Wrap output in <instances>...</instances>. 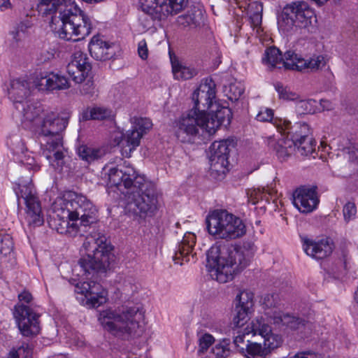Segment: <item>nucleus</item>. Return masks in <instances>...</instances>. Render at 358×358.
<instances>
[{
	"label": "nucleus",
	"instance_id": "nucleus-40",
	"mask_svg": "<svg viewBox=\"0 0 358 358\" xmlns=\"http://www.w3.org/2000/svg\"><path fill=\"white\" fill-rule=\"evenodd\" d=\"M246 350L250 355L247 358H266L269 355L268 350L264 347L262 348L260 343H251L249 341L246 345Z\"/></svg>",
	"mask_w": 358,
	"mask_h": 358
},
{
	"label": "nucleus",
	"instance_id": "nucleus-22",
	"mask_svg": "<svg viewBox=\"0 0 358 358\" xmlns=\"http://www.w3.org/2000/svg\"><path fill=\"white\" fill-rule=\"evenodd\" d=\"M176 22L178 25L183 29H199L204 23V10L201 6H193L186 13L179 15Z\"/></svg>",
	"mask_w": 358,
	"mask_h": 358
},
{
	"label": "nucleus",
	"instance_id": "nucleus-46",
	"mask_svg": "<svg viewBox=\"0 0 358 358\" xmlns=\"http://www.w3.org/2000/svg\"><path fill=\"white\" fill-rule=\"evenodd\" d=\"M278 97L285 101L301 102L306 104L303 98L294 91H278Z\"/></svg>",
	"mask_w": 358,
	"mask_h": 358
},
{
	"label": "nucleus",
	"instance_id": "nucleus-12",
	"mask_svg": "<svg viewBox=\"0 0 358 358\" xmlns=\"http://www.w3.org/2000/svg\"><path fill=\"white\" fill-rule=\"evenodd\" d=\"M20 302L29 303L33 296L30 292L24 290L18 295ZM14 316L18 328L24 336L37 335L40 331L39 315L35 313L29 306L18 303L15 306Z\"/></svg>",
	"mask_w": 358,
	"mask_h": 358
},
{
	"label": "nucleus",
	"instance_id": "nucleus-58",
	"mask_svg": "<svg viewBox=\"0 0 358 358\" xmlns=\"http://www.w3.org/2000/svg\"><path fill=\"white\" fill-rule=\"evenodd\" d=\"M320 105L323 108V109L327 110H330L333 108V104L329 100L322 99L320 101Z\"/></svg>",
	"mask_w": 358,
	"mask_h": 358
},
{
	"label": "nucleus",
	"instance_id": "nucleus-44",
	"mask_svg": "<svg viewBox=\"0 0 358 358\" xmlns=\"http://www.w3.org/2000/svg\"><path fill=\"white\" fill-rule=\"evenodd\" d=\"M29 22H20L15 29L11 32L13 39L18 43L21 41L25 36L27 29L30 27Z\"/></svg>",
	"mask_w": 358,
	"mask_h": 358
},
{
	"label": "nucleus",
	"instance_id": "nucleus-17",
	"mask_svg": "<svg viewBox=\"0 0 358 358\" xmlns=\"http://www.w3.org/2000/svg\"><path fill=\"white\" fill-rule=\"evenodd\" d=\"M75 292L84 295L87 299L86 303L92 308L99 307L106 301V291L94 281L78 282Z\"/></svg>",
	"mask_w": 358,
	"mask_h": 358
},
{
	"label": "nucleus",
	"instance_id": "nucleus-10",
	"mask_svg": "<svg viewBox=\"0 0 358 358\" xmlns=\"http://www.w3.org/2000/svg\"><path fill=\"white\" fill-rule=\"evenodd\" d=\"M10 86L12 90H67L73 87L65 76L53 73H36L29 77L13 79L10 80Z\"/></svg>",
	"mask_w": 358,
	"mask_h": 358
},
{
	"label": "nucleus",
	"instance_id": "nucleus-56",
	"mask_svg": "<svg viewBox=\"0 0 358 358\" xmlns=\"http://www.w3.org/2000/svg\"><path fill=\"white\" fill-rule=\"evenodd\" d=\"M230 90H244L245 86L241 82H238L235 80L234 82H231L228 86Z\"/></svg>",
	"mask_w": 358,
	"mask_h": 358
},
{
	"label": "nucleus",
	"instance_id": "nucleus-15",
	"mask_svg": "<svg viewBox=\"0 0 358 358\" xmlns=\"http://www.w3.org/2000/svg\"><path fill=\"white\" fill-rule=\"evenodd\" d=\"M16 194L18 200L20 201L22 199L26 204V218L28 222L36 226L41 225L43 222L41 207L38 199L35 195L32 185H19Z\"/></svg>",
	"mask_w": 358,
	"mask_h": 358
},
{
	"label": "nucleus",
	"instance_id": "nucleus-33",
	"mask_svg": "<svg viewBox=\"0 0 358 358\" xmlns=\"http://www.w3.org/2000/svg\"><path fill=\"white\" fill-rule=\"evenodd\" d=\"M77 153L82 160L87 163H92L99 160L106 154L105 150L101 148L87 145H80L77 148Z\"/></svg>",
	"mask_w": 358,
	"mask_h": 358
},
{
	"label": "nucleus",
	"instance_id": "nucleus-61",
	"mask_svg": "<svg viewBox=\"0 0 358 358\" xmlns=\"http://www.w3.org/2000/svg\"><path fill=\"white\" fill-rule=\"evenodd\" d=\"M151 25V23L150 20L146 21V24H145V27H150Z\"/></svg>",
	"mask_w": 358,
	"mask_h": 358
},
{
	"label": "nucleus",
	"instance_id": "nucleus-8",
	"mask_svg": "<svg viewBox=\"0 0 358 358\" xmlns=\"http://www.w3.org/2000/svg\"><path fill=\"white\" fill-rule=\"evenodd\" d=\"M208 233L217 238L233 240L246 233L243 220L226 210H215L206 217Z\"/></svg>",
	"mask_w": 358,
	"mask_h": 358
},
{
	"label": "nucleus",
	"instance_id": "nucleus-60",
	"mask_svg": "<svg viewBox=\"0 0 358 358\" xmlns=\"http://www.w3.org/2000/svg\"><path fill=\"white\" fill-rule=\"evenodd\" d=\"M289 358H317L316 356H314L313 355H306L304 352H299L294 355L293 357H291Z\"/></svg>",
	"mask_w": 358,
	"mask_h": 358
},
{
	"label": "nucleus",
	"instance_id": "nucleus-9",
	"mask_svg": "<svg viewBox=\"0 0 358 358\" xmlns=\"http://www.w3.org/2000/svg\"><path fill=\"white\" fill-rule=\"evenodd\" d=\"M101 177L106 186L116 187L124 194L131 188H142L145 185L144 177L137 175L135 169L126 163L121 168L105 166Z\"/></svg>",
	"mask_w": 358,
	"mask_h": 358
},
{
	"label": "nucleus",
	"instance_id": "nucleus-23",
	"mask_svg": "<svg viewBox=\"0 0 358 358\" xmlns=\"http://www.w3.org/2000/svg\"><path fill=\"white\" fill-rule=\"evenodd\" d=\"M288 51L285 52L284 57L282 56L281 52L275 46L267 48L265 50L262 62L270 69H292L293 68V57H287Z\"/></svg>",
	"mask_w": 358,
	"mask_h": 358
},
{
	"label": "nucleus",
	"instance_id": "nucleus-20",
	"mask_svg": "<svg viewBox=\"0 0 358 358\" xmlns=\"http://www.w3.org/2000/svg\"><path fill=\"white\" fill-rule=\"evenodd\" d=\"M293 196L294 206L303 213L312 212L319 203L316 187H300L294 192Z\"/></svg>",
	"mask_w": 358,
	"mask_h": 358
},
{
	"label": "nucleus",
	"instance_id": "nucleus-14",
	"mask_svg": "<svg viewBox=\"0 0 358 358\" xmlns=\"http://www.w3.org/2000/svg\"><path fill=\"white\" fill-rule=\"evenodd\" d=\"M185 0H141L143 13L152 20H162L173 16L186 7Z\"/></svg>",
	"mask_w": 358,
	"mask_h": 358
},
{
	"label": "nucleus",
	"instance_id": "nucleus-39",
	"mask_svg": "<svg viewBox=\"0 0 358 358\" xmlns=\"http://www.w3.org/2000/svg\"><path fill=\"white\" fill-rule=\"evenodd\" d=\"M294 146L295 150H296L301 155L307 156L315 151V142L312 136H309L299 142H296Z\"/></svg>",
	"mask_w": 358,
	"mask_h": 358
},
{
	"label": "nucleus",
	"instance_id": "nucleus-49",
	"mask_svg": "<svg viewBox=\"0 0 358 358\" xmlns=\"http://www.w3.org/2000/svg\"><path fill=\"white\" fill-rule=\"evenodd\" d=\"M213 352L217 357L227 358L230 355V350L227 343H222L217 344L213 348Z\"/></svg>",
	"mask_w": 358,
	"mask_h": 358
},
{
	"label": "nucleus",
	"instance_id": "nucleus-2",
	"mask_svg": "<svg viewBox=\"0 0 358 358\" xmlns=\"http://www.w3.org/2000/svg\"><path fill=\"white\" fill-rule=\"evenodd\" d=\"M38 9L50 15V26L60 38L79 41L91 33L90 17L71 0H41Z\"/></svg>",
	"mask_w": 358,
	"mask_h": 358
},
{
	"label": "nucleus",
	"instance_id": "nucleus-29",
	"mask_svg": "<svg viewBox=\"0 0 358 358\" xmlns=\"http://www.w3.org/2000/svg\"><path fill=\"white\" fill-rule=\"evenodd\" d=\"M192 99L194 103L192 110L205 113L206 109L214 107L215 101H216L215 91H194Z\"/></svg>",
	"mask_w": 358,
	"mask_h": 358
},
{
	"label": "nucleus",
	"instance_id": "nucleus-18",
	"mask_svg": "<svg viewBox=\"0 0 358 358\" xmlns=\"http://www.w3.org/2000/svg\"><path fill=\"white\" fill-rule=\"evenodd\" d=\"M91 69L87 55L81 51L73 53V58L66 67L69 75L76 83H82L88 76Z\"/></svg>",
	"mask_w": 358,
	"mask_h": 358
},
{
	"label": "nucleus",
	"instance_id": "nucleus-47",
	"mask_svg": "<svg viewBox=\"0 0 358 358\" xmlns=\"http://www.w3.org/2000/svg\"><path fill=\"white\" fill-rule=\"evenodd\" d=\"M215 338L210 334H204L199 338V354L205 352L210 345L214 343Z\"/></svg>",
	"mask_w": 358,
	"mask_h": 358
},
{
	"label": "nucleus",
	"instance_id": "nucleus-59",
	"mask_svg": "<svg viewBox=\"0 0 358 358\" xmlns=\"http://www.w3.org/2000/svg\"><path fill=\"white\" fill-rule=\"evenodd\" d=\"M10 5L9 0H0V9L1 11H4L10 8Z\"/></svg>",
	"mask_w": 358,
	"mask_h": 358
},
{
	"label": "nucleus",
	"instance_id": "nucleus-31",
	"mask_svg": "<svg viewBox=\"0 0 358 358\" xmlns=\"http://www.w3.org/2000/svg\"><path fill=\"white\" fill-rule=\"evenodd\" d=\"M194 235L192 233L185 234L180 243L178 245V250L176 251L173 256V260L182 259L185 262L190 261V256L192 248L194 244ZM176 264H182V262H176Z\"/></svg>",
	"mask_w": 358,
	"mask_h": 358
},
{
	"label": "nucleus",
	"instance_id": "nucleus-42",
	"mask_svg": "<svg viewBox=\"0 0 358 358\" xmlns=\"http://www.w3.org/2000/svg\"><path fill=\"white\" fill-rule=\"evenodd\" d=\"M33 352L32 345L27 343H22L17 348H13L8 354L9 358H31Z\"/></svg>",
	"mask_w": 358,
	"mask_h": 358
},
{
	"label": "nucleus",
	"instance_id": "nucleus-36",
	"mask_svg": "<svg viewBox=\"0 0 358 358\" xmlns=\"http://www.w3.org/2000/svg\"><path fill=\"white\" fill-rule=\"evenodd\" d=\"M262 5L255 2L250 5L249 7V18L250 24L253 28L259 29L262 21Z\"/></svg>",
	"mask_w": 358,
	"mask_h": 358
},
{
	"label": "nucleus",
	"instance_id": "nucleus-6",
	"mask_svg": "<svg viewBox=\"0 0 358 358\" xmlns=\"http://www.w3.org/2000/svg\"><path fill=\"white\" fill-rule=\"evenodd\" d=\"M143 318L142 308L131 306L117 311L106 310L101 313L99 321L106 330L115 336L126 339L135 335Z\"/></svg>",
	"mask_w": 358,
	"mask_h": 358
},
{
	"label": "nucleus",
	"instance_id": "nucleus-32",
	"mask_svg": "<svg viewBox=\"0 0 358 358\" xmlns=\"http://www.w3.org/2000/svg\"><path fill=\"white\" fill-rule=\"evenodd\" d=\"M141 131L134 129L128 130L122 141V154L125 157H129L133 150L140 144Z\"/></svg>",
	"mask_w": 358,
	"mask_h": 358
},
{
	"label": "nucleus",
	"instance_id": "nucleus-21",
	"mask_svg": "<svg viewBox=\"0 0 358 358\" xmlns=\"http://www.w3.org/2000/svg\"><path fill=\"white\" fill-rule=\"evenodd\" d=\"M214 106L215 110H211L208 114L205 113L206 131L210 135L214 134L222 124L227 122L229 124L232 117L229 108L220 106L216 101Z\"/></svg>",
	"mask_w": 358,
	"mask_h": 358
},
{
	"label": "nucleus",
	"instance_id": "nucleus-7",
	"mask_svg": "<svg viewBox=\"0 0 358 358\" xmlns=\"http://www.w3.org/2000/svg\"><path fill=\"white\" fill-rule=\"evenodd\" d=\"M315 13L308 3L295 1L285 5L278 14V27L282 33L292 35L312 24Z\"/></svg>",
	"mask_w": 358,
	"mask_h": 358
},
{
	"label": "nucleus",
	"instance_id": "nucleus-1",
	"mask_svg": "<svg viewBox=\"0 0 358 358\" xmlns=\"http://www.w3.org/2000/svg\"><path fill=\"white\" fill-rule=\"evenodd\" d=\"M18 111L22 115V123L27 127L43 115L38 131L41 144L44 147L43 155L54 169L62 171L65 162L61 133L68 124L69 116L59 117L53 111L45 110L39 101L32 100L27 101Z\"/></svg>",
	"mask_w": 358,
	"mask_h": 358
},
{
	"label": "nucleus",
	"instance_id": "nucleus-34",
	"mask_svg": "<svg viewBox=\"0 0 358 358\" xmlns=\"http://www.w3.org/2000/svg\"><path fill=\"white\" fill-rule=\"evenodd\" d=\"M271 327L266 322L262 317H257L252 320L245 329V334L253 336L259 335L262 338L270 333Z\"/></svg>",
	"mask_w": 358,
	"mask_h": 358
},
{
	"label": "nucleus",
	"instance_id": "nucleus-62",
	"mask_svg": "<svg viewBox=\"0 0 358 358\" xmlns=\"http://www.w3.org/2000/svg\"><path fill=\"white\" fill-rule=\"evenodd\" d=\"M7 358H9V357H7Z\"/></svg>",
	"mask_w": 358,
	"mask_h": 358
},
{
	"label": "nucleus",
	"instance_id": "nucleus-3",
	"mask_svg": "<svg viewBox=\"0 0 358 358\" xmlns=\"http://www.w3.org/2000/svg\"><path fill=\"white\" fill-rule=\"evenodd\" d=\"M255 251V244L249 241L240 246H212L207 252V266L211 278L220 283L231 280L250 264Z\"/></svg>",
	"mask_w": 358,
	"mask_h": 358
},
{
	"label": "nucleus",
	"instance_id": "nucleus-38",
	"mask_svg": "<svg viewBox=\"0 0 358 358\" xmlns=\"http://www.w3.org/2000/svg\"><path fill=\"white\" fill-rule=\"evenodd\" d=\"M8 96L13 100V104L17 110L24 106L29 99L30 92L29 91H8Z\"/></svg>",
	"mask_w": 358,
	"mask_h": 358
},
{
	"label": "nucleus",
	"instance_id": "nucleus-11",
	"mask_svg": "<svg viewBox=\"0 0 358 358\" xmlns=\"http://www.w3.org/2000/svg\"><path fill=\"white\" fill-rule=\"evenodd\" d=\"M145 187L131 188L126 192L127 208L136 215L143 217L152 214L157 209V199L151 185L144 179Z\"/></svg>",
	"mask_w": 358,
	"mask_h": 358
},
{
	"label": "nucleus",
	"instance_id": "nucleus-48",
	"mask_svg": "<svg viewBox=\"0 0 358 358\" xmlns=\"http://www.w3.org/2000/svg\"><path fill=\"white\" fill-rule=\"evenodd\" d=\"M13 248L12 238L8 235L3 236L0 241V252L3 255L6 256L13 251Z\"/></svg>",
	"mask_w": 358,
	"mask_h": 358
},
{
	"label": "nucleus",
	"instance_id": "nucleus-16",
	"mask_svg": "<svg viewBox=\"0 0 358 358\" xmlns=\"http://www.w3.org/2000/svg\"><path fill=\"white\" fill-rule=\"evenodd\" d=\"M234 148V141L227 139L215 141L210 148V169L219 174H224L229 164L228 157L231 148Z\"/></svg>",
	"mask_w": 358,
	"mask_h": 358
},
{
	"label": "nucleus",
	"instance_id": "nucleus-5",
	"mask_svg": "<svg viewBox=\"0 0 358 358\" xmlns=\"http://www.w3.org/2000/svg\"><path fill=\"white\" fill-rule=\"evenodd\" d=\"M83 249L87 255L79 259L75 270L78 266L83 270V275L92 276L105 273L113 257L112 246L107 238L99 232H92L86 237Z\"/></svg>",
	"mask_w": 358,
	"mask_h": 358
},
{
	"label": "nucleus",
	"instance_id": "nucleus-41",
	"mask_svg": "<svg viewBox=\"0 0 358 358\" xmlns=\"http://www.w3.org/2000/svg\"><path fill=\"white\" fill-rule=\"evenodd\" d=\"M263 338L264 346L268 350L269 354L272 350L280 347L283 342L282 336L278 334L273 333L271 329L270 333L265 335Z\"/></svg>",
	"mask_w": 358,
	"mask_h": 358
},
{
	"label": "nucleus",
	"instance_id": "nucleus-51",
	"mask_svg": "<svg viewBox=\"0 0 358 358\" xmlns=\"http://www.w3.org/2000/svg\"><path fill=\"white\" fill-rule=\"evenodd\" d=\"M256 118L260 122H271L273 118V111L267 108L262 109L257 115Z\"/></svg>",
	"mask_w": 358,
	"mask_h": 358
},
{
	"label": "nucleus",
	"instance_id": "nucleus-4",
	"mask_svg": "<svg viewBox=\"0 0 358 358\" xmlns=\"http://www.w3.org/2000/svg\"><path fill=\"white\" fill-rule=\"evenodd\" d=\"M53 210L59 223L56 228L59 234L75 235L80 227H87L96 222L97 209L85 196L74 192H69L62 198L57 199Z\"/></svg>",
	"mask_w": 358,
	"mask_h": 358
},
{
	"label": "nucleus",
	"instance_id": "nucleus-25",
	"mask_svg": "<svg viewBox=\"0 0 358 358\" xmlns=\"http://www.w3.org/2000/svg\"><path fill=\"white\" fill-rule=\"evenodd\" d=\"M170 60L175 79L190 80L196 76L199 73L200 69L197 66L184 62L175 55L170 54Z\"/></svg>",
	"mask_w": 358,
	"mask_h": 358
},
{
	"label": "nucleus",
	"instance_id": "nucleus-53",
	"mask_svg": "<svg viewBox=\"0 0 358 358\" xmlns=\"http://www.w3.org/2000/svg\"><path fill=\"white\" fill-rule=\"evenodd\" d=\"M263 304L267 308L277 306L278 304V295L275 294L266 295L263 299Z\"/></svg>",
	"mask_w": 358,
	"mask_h": 358
},
{
	"label": "nucleus",
	"instance_id": "nucleus-30",
	"mask_svg": "<svg viewBox=\"0 0 358 358\" xmlns=\"http://www.w3.org/2000/svg\"><path fill=\"white\" fill-rule=\"evenodd\" d=\"M266 314L274 324H282L292 329H299L307 324L303 320L281 311L274 310L273 312H267Z\"/></svg>",
	"mask_w": 358,
	"mask_h": 358
},
{
	"label": "nucleus",
	"instance_id": "nucleus-26",
	"mask_svg": "<svg viewBox=\"0 0 358 358\" xmlns=\"http://www.w3.org/2000/svg\"><path fill=\"white\" fill-rule=\"evenodd\" d=\"M89 51L92 57L100 61L110 59L115 54L114 45L98 36H93L91 39L89 43Z\"/></svg>",
	"mask_w": 358,
	"mask_h": 358
},
{
	"label": "nucleus",
	"instance_id": "nucleus-13",
	"mask_svg": "<svg viewBox=\"0 0 358 358\" xmlns=\"http://www.w3.org/2000/svg\"><path fill=\"white\" fill-rule=\"evenodd\" d=\"M205 113L190 110L176 122V135L182 143H187L199 134L206 131Z\"/></svg>",
	"mask_w": 358,
	"mask_h": 358
},
{
	"label": "nucleus",
	"instance_id": "nucleus-28",
	"mask_svg": "<svg viewBox=\"0 0 358 358\" xmlns=\"http://www.w3.org/2000/svg\"><path fill=\"white\" fill-rule=\"evenodd\" d=\"M294 141L281 138L278 140L274 136L268 138V145L272 148L276 153L277 157L280 160H285L295 150Z\"/></svg>",
	"mask_w": 358,
	"mask_h": 358
},
{
	"label": "nucleus",
	"instance_id": "nucleus-54",
	"mask_svg": "<svg viewBox=\"0 0 358 358\" xmlns=\"http://www.w3.org/2000/svg\"><path fill=\"white\" fill-rule=\"evenodd\" d=\"M200 87L206 88L207 90H215L216 84L213 78L209 76L201 80Z\"/></svg>",
	"mask_w": 358,
	"mask_h": 358
},
{
	"label": "nucleus",
	"instance_id": "nucleus-55",
	"mask_svg": "<svg viewBox=\"0 0 358 358\" xmlns=\"http://www.w3.org/2000/svg\"><path fill=\"white\" fill-rule=\"evenodd\" d=\"M138 52L141 59H146L148 58V48L145 41H141L139 42L138 47Z\"/></svg>",
	"mask_w": 358,
	"mask_h": 358
},
{
	"label": "nucleus",
	"instance_id": "nucleus-43",
	"mask_svg": "<svg viewBox=\"0 0 358 358\" xmlns=\"http://www.w3.org/2000/svg\"><path fill=\"white\" fill-rule=\"evenodd\" d=\"M252 310H245L243 308L235 306L233 324L236 327H241L247 321L248 316Z\"/></svg>",
	"mask_w": 358,
	"mask_h": 358
},
{
	"label": "nucleus",
	"instance_id": "nucleus-27",
	"mask_svg": "<svg viewBox=\"0 0 358 358\" xmlns=\"http://www.w3.org/2000/svg\"><path fill=\"white\" fill-rule=\"evenodd\" d=\"M287 57H293V68L292 70H296L299 71H315L325 66L324 58L320 55L311 58L309 60H306L300 55L296 54L294 51L288 50Z\"/></svg>",
	"mask_w": 358,
	"mask_h": 358
},
{
	"label": "nucleus",
	"instance_id": "nucleus-45",
	"mask_svg": "<svg viewBox=\"0 0 358 358\" xmlns=\"http://www.w3.org/2000/svg\"><path fill=\"white\" fill-rule=\"evenodd\" d=\"M132 120V123L134 124L133 129L141 131V135L143 136L146 131L149 130L152 126L150 120L148 118L134 117Z\"/></svg>",
	"mask_w": 358,
	"mask_h": 358
},
{
	"label": "nucleus",
	"instance_id": "nucleus-24",
	"mask_svg": "<svg viewBox=\"0 0 358 358\" xmlns=\"http://www.w3.org/2000/svg\"><path fill=\"white\" fill-rule=\"evenodd\" d=\"M334 243L331 238H327L318 241L305 239L303 249L306 253L317 259H322L330 255L333 251Z\"/></svg>",
	"mask_w": 358,
	"mask_h": 358
},
{
	"label": "nucleus",
	"instance_id": "nucleus-52",
	"mask_svg": "<svg viewBox=\"0 0 358 358\" xmlns=\"http://www.w3.org/2000/svg\"><path fill=\"white\" fill-rule=\"evenodd\" d=\"M265 191H267V189H266L265 188H263L262 189H257L252 190L250 192V201L252 202L253 204L257 203L259 199H262L264 197L266 196ZM266 192L268 194H271L270 192Z\"/></svg>",
	"mask_w": 358,
	"mask_h": 358
},
{
	"label": "nucleus",
	"instance_id": "nucleus-35",
	"mask_svg": "<svg viewBox=\"0 0 358 358\" xmlns=\"http://www.w3.org/2000/svg\"><path fill=\"white\" fill-rule=\"evenodd\" d=\"M111 115V110L102 107L88 108L83 113V120H102L109 117Z\"/></svg>",
	"mask_w": 358,
	"mask_h": 358
},
{
	"label": "nucleus",
	"instance_id": "nucleus-19",
	"mask_svg": "<svg viewBox=\"0 0 358 358\" xmlns=\"http://www.w3.org/2000/svg\"><path fill=\"white\" fill-rule=\"evenodd\" d=\"M273 124L281 135L286 134L287 138L294 143L311 136L310 129L305 122H296L292 125L289 120L279 119L275 120Z\"/></svg>",
	"mask_w": 358,
	"mask_h": 358
},
{
	"label": "nucleus",
	"instance_id": "nucleus-50",
	"mask_svg": "<svg viewBox=\"0 0 358 358\" xmlns=\"http://www.w3.org/2000/svg\"><path fill=\"white\" fill-rule=\"evenodd\" d=\"M345 220L348 222L355 217L357 209L355 204L352 202H348L343 207V210Z\"/></svg>",
	"mask_w": 358,
	"mask_h": 358
},
{
	"label": "nucleus",
	"instance_id": "nucleus-57",
	"mask_svg": "<svg viewBox=\"0 0 358 358\" xmlns=\"http://www.w3.org/2000/svg\"><path fill=\"white\" fill-rule=\"evenodd\" d=\"M244 335H238L234 338V344L238 347L240 348L241 350H243L244 348L243 346H241V344L244 343Z\"/></svg>",
	"mask_w": 358,
	"mask_h": 358
},
{
	"label": "nucleus",
	"instance_id": "nucleus-37",
	"mask_svg": "<svg viewBox=\"0 0 358 358\" xmlns=\"http://www.w3.org/2000/svg\"><path fill=\"white\" fill-rule=\"evenodd\" d=\"M236 306L253 311L254 294L250 291L244 290L236 297Z\"/></svg>",
	"mask_w": 358,
	"mask_h": 358
}]
</instances>
